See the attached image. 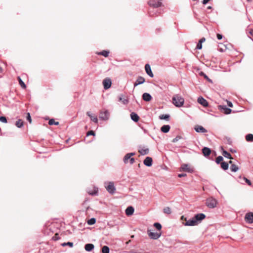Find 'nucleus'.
<instances>
[{
  "label": "nucleus",
  "mask_w": 253,
  "mask_h": 253,
  "mask_svg": "<svg viewBox=\"0 0 253 253\" xmlns=\"http://www.w3.org/2000/svg\"><path fill=\"white\" fill-rule=\"evenodd\" d=\"M181 138H182L181 136L178 135L175 138L173 139V140H172V142L173 143H175V142H177L179 139H180Z\"/></svg>",
  "instance_id": "nucleus-45"
},
{
  "label": "nucleus",
  "mask_w": 253,
  "mask_h": 253,
  "mask_svg": "<svg viewBox=\"0 0 253 253\" xmlns=\"http://www.w3.org/2000/svg\"><path fill=\"white\" fill-rule=\"evenodd\" d=\"M147 233L149 237L154 240L158 239L161 235V233L151 232L150 230H148Z\"/></svg>",
  "instance_id": "nucleus-5"
},
{
  "label": "nucleus",
  "mask_w": 253,
  "mask_h": 253,
  "mask_svg": "<svg viewBox=\"0 0 253 253\" xmlns=\"http://www.w3.org/2000/svg\"><path fill=\"white\" fill-rule=\"evenodd\" d=\"M209 1V0H203V4H206L208 1Z\"/></svg>",
  "instance_id": "nucleus-57"
},
{
  "label": "nucleus",
  "mask_w": 253,
  "mask_h": 253,
  "mask_svg": "<svg viewBox=\"0 0 253 253\" xmlns=\"http://www.w3.org/2000/svg\"><path fill=\"white\" fill-rule=\"evenodd\" d=\"M230 169L232 172H236L239 170V167L235 164H232Z\"/></svg>",
  "instance_id": "nucleus-31"
},
{
  "label": "nucleus",
  "mask_w": 253,
  "mask_h": 253,
  "mask_svg": "<svg viewBox=\"0 0 253 253\" xmlns=\"http://www.w3.org/2000/svg\"><path fill=\"white\" fill-rule=\"evenodd\" d=\"M148 3L153 7L152 10L149 11V14L151 16L157 15V13H161L160 10L155 9V8L162 5V0H150Z\"/></svg>",
  "instance_id": "nucleus-1"
},
{
  "label": "nucleus",
  "mask_w": 253,
  "mask_h": 253,
  "mask_svg": "<svg viewBox=\"0 0 253 253\" xmlns=\"http://www.w3.org/2000/svg\"><path fill=\"white\" fill-rule=\"evenodd\" d=\"M130 118L134 122H137L139 119V116L135 112H132L130 114Z\"/></svg>",
  "instance_id": "nucleus-23"
},
{
  "label": "nucleus",
  "mask_w": 253,
  "mask_h": 253,
  "mask_svg": "<svg viewBox=\"0 0 253 253\" xmlns=\"http://www.w3.org/2000/svg\"><path fill=\"white\" fill-rule=\"evenodd\" d=\"M122 102H123L124 104H126L128 103V100L127 99H124L122 100Z\"/></svg>",
  "instance_id": "nucleus-54"
},
{
  "label": "nucleus",
  "mask_w": 253,
  "mask_h": 253,
  "mask_svg": "<svg viewBox=\"0 0 253 253\" xmlns=\"http://www.w3.org/2000/svg\"><path fill=\"white\" fill-rule=\"evenodd\" d=\"M0 121L3 123H6L7 122V119L4 116H0Z\"/></svg>",
  "instance_id": "nucleus-44"
},
{
  "label": "nucleus",
  "mask_w": 253,
  "mask_h": 253,
  "mask_svg": "<svg viewBox=\"0 0 253 253\" xmlns=\"http://www.w3.org/2000/svg\"><path fill=\"white\" fill-rule=\"evenodd\" d=\"M145 81V79L141 77V76H138L136 81L134 83V87H136V86L141 84H143Z\"/></svg>",
  "instance_id": "nucleus-13"
},
{
  "label": "nucleus",
  "mask_w": 253,
  "mask_h": 253,
  "mask_svg": "<svg viewBox=\"0 0 253 253\" xmlns=\"http://www.w3.org/2000/svg\"><path fill=\"white\" fill-rule=\"evenodd\" d=\"M2 72V69L0 67V73Z\"/></svg>",
  "instance_id": "nucleus-61"
},
{
  "label": "nucleus",
  "mask_w": 253,
  "mask_h": 253,
  "mask_svg": "<svg viewBox=\"0 0 253 253\" xmlns=\"http://www.w3.org/2000/svg\"><path fill=\"white\" fill-rule=\"evenodd\" d=\"M164 212L167 214H170L171 212V209L169 207H166L164 209Z\"/></svg>",
  "instance_id": "nucleus-42"
},
{
  "label": "nucleus",
  "mask_w": 253,
  "mask_h": 253,
  "mask_svg": "<svg viewBox=\"0 0 253 253\" xmlns=\"http://www.w3.org/2000/svg\"><path fill=\"white\" fill-rule=\"evenodd\" d=\"M135 162V159L134 158H132L131 157V158H130L129 160V163H130V164L132 165Z\"/></svg>",
  "instance_id": "nucleus-50"
},
{
  "label": "nucleus",
  "mask_w": 253,
  "mask_h": 253,
  "mask_svg": "<svg viewBox=\"0 0 253 253\" xmlns=\"http://www.w3.org/2000/svg\"><path fill=\"white\" fill-rule=\"evenodd\" d=\"M52 239L54 241H57L60 239V237L58 233H56L52 238Z\"/></svg>",
  "instance_id": "nucleus-43"
},
{
  "label": "nucleus",
  "mask_w": 253,
  "mask_h": 253,
  "mask_svg": "<svg viewBox=\"0 0 253 253\" xmlns=\"http://www.w3.org/2000/svg\"><path fill=\"white\" fill-rule=\"evenodd\" d=\"M16 126L18 128H21L23 126V121L21 119H19L16 122Z\"/></svg>",
  "instance_id": "nucleus-30"
},
{
  "label": "nucleus",
  "mask_w": 253,
  "mask_h": 253,
  "mask_svg": "<svg viewBox=\"0 0 253 253\" xmlns=\"http://www.w3.org/2000/svg\"><path fill=\"white\" fill-rule=\"evenodd\" d=\"M223 157L221 156H219L216 158L215 162L216 163V164H219L221 162L223 161Z\"/></svg>",
  "instance_id": "nucleus-41"
},
{
  "label": "nucleus",
  "mask_w": 253,
  "mask_h": 253,
  "mask_svg": "<svg viewBox=\"0 0 253 253\" xmlns=\"http://www.w3.org/2000/svg\"><path fill=\"white\" fill-rule=\"evenodd\" d=\"M221 110H223V112L225 114L228 115L231 113L232 110L228 107L226 106H220Z\"/></svg>",
  "instance_id": "nucleus-22"
},
{
  "label": "nucleus",
  "mask_w": 253,
  "mask_h": 253,
  "mask_svg": "<svg viewBox=\"0 0 253 253\" xmlns=\"http://www.w3.org/2000/svg\"><path fill=\"white\" fill-rule=\"evenodd\" d=\"M142 98L145 101H150L152 99V97L150 94L145 92L143 94Z\"/></svg>",
  "instance_id": "nucleus-20"
},
{
  "label": "nucleus",
  "mask_w": 253,
  "mask_h": 253,
  "mask_svg": "<svg viewBox=\"0 0 253 253\" xmlns=\"http://www.w3.org/2000/svg\"><path fill=\"white\" fill-rule=\"evenodd\" d=\"M154 226L158 230L160 231L162 229V225L160 223L156 222L154 224Z\"/></svg>",
  "instance_id": "nucleus-40"
},
{
  "label": "nucleus",
  "mask_w": 253,
  "mask_h": 253,
  "mask_svg": "<svg viewBox=\"0 0 253 253\" xmlns=\"http://www.w3.org/2000/svg\"><path fill=\"white\" fill-rule=\"evenodd\" d=\"M139 152L142 155H147L149 153V149L147 148H142L139 150Z\"/></svg>",
  "instance_id": "nucleus-27"
},
{
  "label": "nucleus",
  "mask_w": 253,
  "mask_h": 253,
  "mask_svg": "<svg viewBox=\"0 0 253 253\" xmlns=\"http://www.w3.org/2000/svg\"><path fill=\"white\" fill-rule=\"evenodd\" d=\"M186 176V173H180V174H178V177H185Z\"/></svg>",
  "instance_id": "nucleus-53"
},
{
  "label": "nucleus",
  "mask_w": 253,
  "mask_h": 253,
  "mask_svg": "<svg viewBox=\"0 0 253 253\" xmlns=\"http://www.w3.org/2000/svg\"><path fill=\"white\" fill-rule=\"evenodd\" d=\"M202 48V43L198 42L197 44L196 49H201Z\"/></svg>",
  "instance_id": "nucleus-48"
},
{
  "label": "nucleus",
  "mask_w": 253,
  "mask_h": 253,
  "mask_svg": "<svg viewBox=\"0 0 253 253\" xmlns=\"http://www.w3.org/2000/svg\"><path fill=\"white\" fill-rule=\"evenodd\" d=\"M227 104H228V106H229L230 107H233V104L230 101H228V103H227Z\"/></svg>",
  "instance_id": "nucleus-56"
},
{
  "label": "nucleus",
  "mask_w": 253,
  "mask_h": 253,
  "mask_svg": "<svg viewBox=\"0 0 253 253\" xmlns=\"http://www.w3.org/2000/svg\"><path fill=\"white\" fill-rule=\"evenodd\" d=\"M184 102V98L178 94H176L172 97V103L177 107H180L183 106Z\"/></svg>",
  "instance_id": "nucleus-2"
},
{
  "label": "nucleus",
  "mask_w": 253,
  "mask_h": 253,
  "mask_svg": "<svg viewBox=\"0 0 253 253\" xmlns=\"http://www.w3.org/2000/svg\"><path fill=\"white\" fill-rule=\"evenodd\" d=\"M228 142L229 144H231V139L230 138L228 139Z\"/></svg>",
  "instance_id": "nucleus-58"
},
{
  "label": "nucleus",
  "mask_w": 253,
  "mask_h": 253,
  "mask_svg": "<svg viewBox=\"0 0 253 253\" xmlns=\"http://www.w3.org/2000/svg\"><path fill=\"white\" fill-rule=\"evenodd\" d=\"M250 34L253 35V31L250 32Z\"/></svg>",
  "instance_id": "nucleus-62"
},
{
  "label": "nucleus",
  "mask_w": 253,
  "mask_h": 253,
  "mask_svg": "<svg viewBox=\"0 0 253 253\" xmlns=\"http://www.w3.org/2000/svg\"><path fill=\"white\" fill-rule=\"evenodd\" d=\"M216 36H217V39L219 40H221L223 37L222 35L221 34H217Z\"/></svg>",
  "instance_id": "nucleus-52"
},
{
  "label": "nucleus",
  "mask_w": 253,
  "mask_h": 253,
  "mask_svg": "<svg viewBox=\"0 0 253 253\" xmlns=\"http://www.w3.org/2000/svg\"><path fill=\"white\" fill-rule=\"evenodd\" d=\"M183 171H187L188 172L192 173L193 171V169L192 168L189 167L188 164H182L180 168Z\"/></svg>",
  "instance_id": "nucleus-16"
},
{
  "label": "nucleus",
  "mask_w": 253,
  "mask_h": 253,
  "mask_svg": "<svg viewBox=\"0 0 253 253\" xmlns=\"http://www.w3.org/2000/svg\"><path fill=\"white\" fill-rule=\"evenodd\" d=\"M170 116L169 114H163L160 116L159 118L161 120H165L168 121L169 119Z\"/></svg>",
  "instance_id": "nucleus-35"
},
{
  "label": "nucleus",
  "mask_w": 253,
  "mask_h": 253,
  "mask_svg": "<svg viewBox=\"0 0 253 253\" xmlns=\"http://www.w3.org/2000/svg\"><path fill=\"white\" fill-rule=\"evenodd\" d=\"M152 159L150 157H147L143 161L144 165L147 167H151L152 165Z\"/></svg>",
  "instance_id": "nucleus-18"
},
{
  "label": "nucleus",
  "mask_w": 253,
  "mask_h": 253,
  "mask_svg": "<svg viewBox=\"0 0 253 253\" xmlns=\"http://www.w3.org/2000/svg\"><path fill=\"white\" fill-rule=\"evenodd\" d=\"M170 126L169 125H164L161 128V130L164 133H167L169 131Z\"/></svg>",
  "instance_id": "nucleus-24"
},
{
  "label": "nucleus",
  "mask_w": 253,
  "mask_h": 253,
  "mask_svg": "<svg viewBox=\"0 0 253 253\" xmlns=\"http://www.w3.org/2000/svg\"><path fill=\"white\" fill-rule=\"evenodd\" d=\"M109 116V112L108 111V110H105L104 112H101L100 113L99 119L102 120L106 121V120H108Z\"/></svg>",
  "instance_id": "nucleus-8"
},
{
  "label": "nucleus",
  "mask_w": 253,
  "mask_h": 253,
  "mask_svg": "<svg viewBox=\"0 0 253 253\" xmlns=\"http://www.w3.org/2000/svg\"><path fill=\"white\" fill-rule=\"evenodd\" d=\"M202 153L205 157H207L211 154V150L209 148L205 147L202 149Z\"/></svg>",
  "instance_id": "nucleus-21"
},
{
  "label": "nucleus",
  "mask_w": 253,
  "mask_h": 253,
  "mask_svg": "<svg viewBox=\"0 0 253 253\" xmlns=\"http://www.w3.org/2000/svg\"><path fill=\"white\" fill-rule=\"evenodd\" d=\"M109 51L107 50H103L98 53V55H101L104 57H107L108 56Z\"/></svg>",
  "instance_id": "nucleus-32"
},
{
  "label": "nucleus",
  "mask_w": 253,
  "mask_h": 253,
  "mask_svg": "<svg viewBox=\"0 0 253 253\" xmlns=\"http://www.w3.org/2000/svg\"><path fill=\"white\" fill-rule=\"evenodd\" d=\"M145 70L147 74L151 78L154 77L153 73L151 70L150 65L149 64H146L145 66Z\"/></svg>",
  "instance_id": "nucleus-12"
},
{
  "label": "nucleus",
  "mask_w": 253,
  "mask_h": 253,
  "mask_svg": "<svg viewBox=\"0 0 253 253\" xmlns=\"http://www.w3.org/2000/svg\"><path fill=\"white\" fill-rule=\"evenodd\" d=\"M102 253H110V249L107 246H104L102 248Z\"/></svg>",
  "instance_id": "nucleus-33"
},
{
  "label": "nucleus",
  "mask_w": 253,
  "mask_h": 253,
  "mask_svg": "<svg viewBox=\"0 0 253 253\" xmlns=\"http://www.w3.org/2000/svg\"><path fill=\"white\" fill-rule=\"evenodd\" d=\"M221 149L222 150V155L224 157L229 159H233L231 155L229 152H228L227 151L224 150L222 147H221Z\"/></svg>",
  "instance_id": "nucleus-25"
},
{
  "label": "nucleus",
  "mask_w": 253,
  "mask_h": 253,
  "mask_svg": "<svg viewBox=\"0 0 253 253\" xmlns=\"http://www.w3.org/2000/svg\"><path fill=\"white\" fill-rule=\"evenodd\" d=\"M94 248V246L92 244H86L84 246V249L87 252L91 251Z\"/></svg>",
  "instance_id": "nucleus-26"
},
{
  "label": "nucleus",
  "mask_w": 253,
  "mask_h": 253,
  "mask_svg": "<svg viewBox=\"0 0 253 253\" xmlns=\"http://www.w3.org/2000/svg\"><path fill=\"white\" fill-rule=\"evenodd\" d=\"M185 226H193L198 225L196 223V220L193 217L191 219L187 220L185 223H183Z\"/></svg>",
  "instance_id": "nucleus-10"
},
{
  "label": "nucleus",
  "mask_w": 253,
  "mask_h": 253,
  "mask_svg": "<svg viewBox=\"0 0 253 253\" xmlns=\"http://www.w3.org/2000/svg\"><path fill=\"white\" fill-rule=\"evenodd\" d=\"M86 115L90 118L91 121L96 124L98 123V119L96 115L92 114L90 112H87Z\"/></svg>",
  "instance_id": "nucleus-15"
},
{
  "label": "nucleus",
  "mask_w": 253,
  "mask_h": 253,
  "mask_svg": "<svg viewBox=\"0 0 253 253\" xmlns=\"http://www.w3.org/2000/svg\"><path fill=\"white\" fill-rule=\"evenodd\" d=\"M244 179L246 181V182L249 185H252V183H251V181L248 179V178H247L246 177H244Z\"/></svg>",
  "instance_id": "nucleus-49"
},
{
  "label": "nucleus",
  "mask_w": 253,
  "mask_h": 253,
  "mask_svg": "<svg viewBox=\"0 0 253 253\" xmlns=\"http://www.w3.org/2000/svg\"><path fill=\"white\" fill-rule=\"evenodd\" d=\"M231 164V165H232V164H234L233 163V161H229V163H228V164Z\"/></svg>",
  "instance_id": "nucleus-59"
},
{
  "label": "nucleus",
  "mask_w": 253,
  "mask_h": 253,
  "mask_svg": "<svg viewBox=\"0 0 253 253\" xmlns=\"http://www.w3.org/2000/svg\"><path fill=\"white\" fill-rule=\"evenodd\" d=\"M221 168L224 170L228 169V163L225 162H222L221 163Z\"/></svg>",
  "instance_id": "nucleus-29"
},
{
  "label": "nucleus",
  "mask_w": 253,
  "mask_h": 253,
  "mask_svg": "<svg viewBox=\"0 0 253 253\" xmlns=\"http://www.w3.org/2000/svg\"><path fill=\"white\" fill-rule=\"evenodd\" d=\"M205 41V39L204 38H203L202 39H201L199 41V42L201 43H202L203 42H204Z\"/></svg>",
  "instance_id": "nucleus-55"
},
{
  "label": "nucleus",
  "mask_w": 253,
  "mask_h": 253,
  "mask_svg": "<svg viewBox=\"0 0 253 253\" xmlns=\"http://www.w3.org/2000/svg\"><path fill=\"white\" fill-rule=\"evenodd\" d=\"M184 218V216H181V219H183Z\"/></svg>",
  "instance_id": "nucleus-64"
},
{
  "label": "nucleus",
  "mask_w": 253,
  "mask_h": 253,
  "mask_svg": "<svg viewBox=\"0 0 253 253\" xmlns=\"http://www.w3.org/2000/svg\"><path fill=\"white\" fill-rule=\"evenodd\" d=\"M206 215L203 213L196 214L193 216L197 224H198L203 219H204L206 218Z\"/></svg>",
  "instance_id": "nucleus-4"
},
{
  "label": "nucleus",
  "mask_w": 253,
  "mask_h": 253,
  "mask_svg": "<svg viewBox=\"0 0 253 253\" xmlns=\"http://www.w3.org/2000/svg\"><path fill=\"white\" fill-rule=\"evenodd\" d=\"M97 191L95 190H94V191L92 192H88L89 194L91 195H96L97 194Z\"/></svg>",
  "instance_id": "nucleus-51"
},
{
  "label": "nucleus",
  "mask_w": 253,
  "mask_h": 253,
  "mask_svg": "<svg viewBox=\"0 0 253 253\" xmlns=\"http://www.w3.org/2000/svg\"><path fill=\"white\" fill-rule=\"evenodd\" d=\"M245 219L247 223H253V212H250L246 214Z\"/></svg>",
  "instance_id": "nucleus-7"
},
{
  "label": "nucleus",
  "mask_w": 253,
  "mask_h": 253,
  "mask_svg": "<svg viewBox=\"0 0 253 253\" xmlns=\"http://www.w3.org/2000/svg\"><path fill=\"white\" fill-rule=\"evenodd\" d=\"M61 245L62 247H65V246H68L72 248L73 247V243L68 242H67V243H63L61 244Z\"/></svg>",
  "instance_id": "nucleus-39"
},
{
  "label": "nucleus",
  "mask_w": 253,
  "mask_h": 253,
  "mask_svg": "<svg viewBox=\"0 0 253 253\" xmlns=\"http://www.w3.org/2000/svg\"><path fill=\"white\" fill-rule=\"evenodd\" d=\"M206 205L210 208H214L217 204V201L212 198H210L206 200Z\"/></svg>",
  "instance_id": "nucleus-3"
},
{
  "label": "nucleus",
  "mask_w": 253,
  "mask_h": 253,
  "mask_svg": "<svg viewBox=\"0 0 253 253\" xmlns=\"http://www.w3.org/2000/svg\"><path fill=\"white\" fill-rule=\"evenodd\" d=\"M87 224L89 225H93L96 222V219L95 218H91L88 220Z\"/></svg>",
  "instance_id": "nucleus-37"
},
{
  "label": "nucleus",
  "mask_w": 253,
  "mask_h": 253,
  "mask_svg": "<svg viewBox=\"0 0 253 253\" xmlns=\"http://www.w3.org/2000/svg\"><path fill=\"white\" fill-rule=\"evenodd\" d=\"M135 155V153L133 152L132 153H129L126 154L123 159V162L125 164H127L128 163V160H129L131 157L134 156Z\"/></svg>",
  "instance_id": "nucleus-17"
},
{
  "label": "nucleus",
  "mask_w": 253,
  "mask_h": 253,
  "mask_svg": "<svg viewBox=\"0 0 253 253\" xmlns=\"http://www.w3.org/2000/svg\"><path fill=\"white\" fill-rule=\"evenodd\" d=\"M195 130L198 133H206L208 132V130L204 128L203 126L197 125L195 126Z\"/></svg>",
  "instance_id": "nucleus-11"
},
{
  "label": "nucleus",
  "mask_w": 253,
  "mask_h": 253,
  "mask_svg": "<svg viewBox=\"0 0 253 253\" xmlns=\"http://www.w3.org/2000/svg\"><path fill=\"white\" fill-rule=\"evenodd\" d=\"M134 211V209L131 206L128 207L126 209V211H125L126 215H127V216L132 215Z\"/></svg>",
  "instance_id": "nucleus-19"
},
{
  "label": "nucleus",
  "mask_w": 253,
  "mask_h": 253,
  "mask_svg": "<svg viewBox=\"0 0 253 253\" xmlns=\"http://www.w3.org/2000/svg\"><path fill=\"white\" fill-rule=\"evenodd\" d=\"M105 188L107 191L110 194L114 193L116 190V188L113 182H109L108 185L105 186Z\"/></svg>",
  "instance_id": "nucleus-6"
},
{
  "label": "nucleus",
  "mask_w": 253,
  "mask_h": 253,
  "mask_svg": "<svg viewBox=\"0 0 253 253\" xmlns=\"http://www.w3.org/2000/svg\"><path fill=\"white\" fill-rule=\"evenodd\" d=\"M245 138L247 142H253V134L249 133L246 135Z\"/></svg>",
  "instance_id": "nucleus-28"
},
{
  "label": "nucleus",
  "mask_w": 253,
  "mask_h": 253,
  "mask_svg": "<svg viewBox=\"0 0 253 253\" xmlns=\"http://www.w3.org/2000/svg\"><path fill=\"white\" fill-rule=\"evenodd\" d=\"M208 9H211V6H209V7H208Z\"/></svg>",
  "instance_id": "nucleus-63"
},
{
  "label": "nucleus",
  "mask_w": 253,
  "mask_h": 253,
  "mask_svg": "<svg viewBox=\"0 0 253 253\" xmlns=\"http://www.w3.org/2000/svg\"><path fill=\"white\" fill-rule=\"evenodd\" d=\"M197 101L199 104L203 105L204 107H207L208 106V101L202 96L199 97Z\"/></svg>",
  "instance_id": "nucleus-14"
},
{
  "label": "nucleus",
  "mask_w": 253,
  "mask_h": 253,
  "mask_svg": "<svg viewBox=\"0 0 253 253\" xmlns=\"http://www.w3.org/2000/svg\"><path fill=\"white\" fill-rule=\"evenodd\" d=\"M103 84L105 89L109 88L112 84V81L109 78H106L103 81Z\"/></svg>",
  "instance_id": "nucleus-9"
},
{
  "label": "nucleus",
  "mask_w": 253,
  "mask_h": 253,
  "mask_svg": "<svg viewBox=\"0 0 253 253\" xmlns=\"http://www.w3.org/2000/svg\"><path fill=\"white\" fill-rule=\"evenodd\" d=\"M18 80L19 81V84L20 85L21 87L23 88H25L26 87V85L25 84V83L23 82V81L22 80V79L19 77H18Z\"/></svg>",
  "instance_id": "nucleus-36"
},
{
  "label": "nucleus",
  "mask_w": 253,
  "mask_h": 253,
  "mask_svg": "<svg viewBox=\"0 0 253 253\" xmlns=\"http://www.w3.org/2000/svg\"><path fill=\"white\" fill-rule=\"evenodd\" d=\"M95 135V133L94 131L93 130H90V131H88L87 133V136H89V135L94 136Z\"/></svg>",
  "instance_id": "nucleus-47"
},
{
  "label": "nucleus",
  "mask_w": 253,
  "mask_h": 253,
  "mask_svg": "<svg viewBox=\"0 0 253 253\" xmlns=\"http://www.w3.org/2000/svg\"><path fill=\"white\" fill-rule=\"evenodd\" d=\"M199 75L201 76H202L205 79H206L207 81H208L210 83H212V81L208 77V76H207L206 75L205 73H204L203 72H201L200 73H199Z\"/></svg>",
  "instance_id": "nucleus-34"
},
{
  "label": "nucleus",
  "mask_w": 253,
  "mask_h": 253,
  "mask_svg": "<svg viewBox=\"0 0 253 253\" xmlns=\"http://www.w3.org/2000/svg\"><path fill=\"white\" fill-rule=\"evenodd\" d=\"M26 119H27V120L30 123H31V122H32V119H31V117L30 114L29 113H27Z\"/></svg>",
  "instance_id": "nucleus-46"
},
{
  "label": "nucleus",
  "mask_w": 253,
  "mask_h": 253,
  "mask_svg": "<svg viewBox=\"0 0 253 253\" xmlns=\"http://www.w3.org/2000/svg\"><path fill=\"white\" fill-rule=\"evenodd\" d=\"M59 122H55L54 119H51L50 120H49V122H48V124L50 126L51 125H59Z\"/></svg>",
  "instance_id": "nucleus-38"
},
{
  "label": "nucleus",
  "mask_w": 253,
  "mask_h": 253,
  "mask_svg": "<svg viewBox=\"0 0 253 253\" xmlns=\"http://www.w3.org/2000/svg\"><path fill=\"white\" fill-rule=\"evenodd\" d=\"M119 101H122L123 99H122L121 96H120L119 98Z\"/></svg>",
  "instance_id": "nucleus-60"
}]
</instances>
